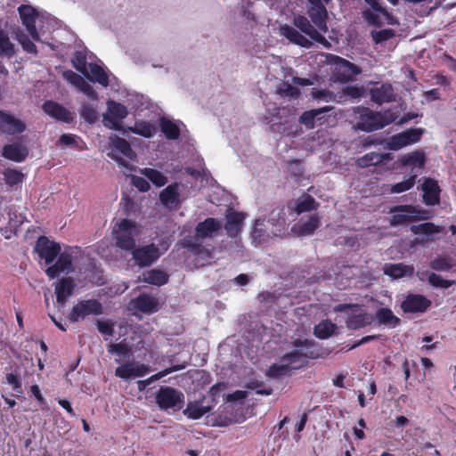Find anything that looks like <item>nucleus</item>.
<instances>
[{
  "label": "nucleus",
  "mask_w": 456,
  "mask_h": 456,
  "mask_svg": "<svg viewBox=\"0 0 456 456\" xmlns=\"http://www.w3.org/2000/svg\"><path fill=\"white\" fill-rule=\"evenodd\" d=\"M370 100L377 104H383L395 101L393 86L388 83L376 85L370 89Z\"/></svg>",
  "instance_id": "nucleus-22"
},
{
  "label": "nucleus",
  "mask_w": 456,
  "mask_h": 456,
  "mask_svg": "<svg viewBox=\"0 0 456 456\" xmlns=\"http://www.w3.org/2000/svg\"><path fill=\"white\" fill-rule=\"evenodd\" d=\"M387 146L391 151H397L408 145L403 133L401 132L391 136L387 142Z\"/></svg>",
  "instance_id": "nucleus-59"
},
{
  "label": "nucleus",
  "mask_w": 456,
  "mask_h": 456,
  "mask_svg": "<svg viewBox=\"0 0 456 456\" xmlns=\"http://www.w3.org/2000/svg\"><path fill=\"white\" fill-rule=\"evenodd\" d=\"M431 300L421 294H408L401 303L404 314H422L431 306Z\"/></svg>",
  "instance_id": "nucleus-13"
},
{
  "label": "nucleus",
  "mask_w": 456,
  "mask_h": 456,
  "mask_svg": "<svg viewBox=\"0 0 456 456\" xmlns=\"http://www.w3.org/2000/svg\"><path fill=\"white\" fill-rule=\"evenodd\" d=\"M4 182L9 186H14L20 183L23 180V174L13 168H7L4 172Z\"/></svg>",
  "instance_id": "nucleus-53"
},
{
  "label": "nucleus",
  "mask_w": 456,
  "mask_h": 456,
  "mask_svg": "<svg viewBox=\"0 0 456 456\" xmlns=\"http://www.w3.org/2000/svg\"><path fill=\"white\" fill-rule=\"evenodd\" d=\"M417 180V175H410L406 180L393 184L390 188L391 193H401L411 189Z\"/></svg>",
  "instance_id": "nucleus-52"
},
{
  "label": "nucleus",
  "mask_w": 456,
  "mask_h": 456,
  "mask_svg": "<svg viewBox=\"0 0 456 456\" xmlns=\"http://www.w3.org/2000/svg\"><path fill=\"white\" fill-rule=\"evenodd\" d=\"M72 66L83 75H87L86 57L82 52H76L71 60Z\"/></svg>",
  "instance_id": "nucleus-57"
},
{
  "label": "nucleus",
  "mask_w": 456,
  "mask_h": 456,
  "mask_svg": "<svg viewBox=\"0 0 456 456\" xmlns=\"http://www.w3.org/2000/svg\"><path fill=\"white\" fill-rule=\"evenodd\" d=\"M294 26L307 35L314 41L323 45H329L327 39L311 24L309 20L303 15H297L293 19Z\"/></svg>",
  "instance_id": "nucleus-19"
},
{
  "label": "nucleus",
  "mask_w": 456,
  "mask_h": 456,
  "mask_svg": "<svg viewBox=\"0 0 456 456\" xmlns=\"http://www.w3.org/2000/svg\"><path fill=\"white\" fill-rule=\"evenodd\" d=\"M371 9L362 12V18L369 24L375 27H381L385 23L388 25H398L399 21L385 7H382L380 2H367Z\"/></svg>",
  "instance_id": "nucleus-7"
},
{
  "label": "nucleus",
  "mask_w": 456,
  "mask_h": 456,
  "mask_svg": "<svg viewBox=\"0 0 456 456\" xmlns=\"http://www.w3.org/2000/svg\"><path fill=\"white\" fill-rule=\"evenodd\" d=\"M96 326L101 334L113 336L115 323L111 320H97Z\"/></svg>",
  "instance_id": "nucleus-61"
},
{
  "label": "nucleus",
  "mask_w": 456,
  "mask_h": 456,
  "mask_svg": "<svg viewBox=\"0 0 456 456\" xmlns=\"http://www.w3.org/2000/svg\"><path fill=\"white\" fill-rule=\"evenodd\" d=\"M400 162L403 166L423 168L426 163V157L423 151H414L401 157Z\"/></svg>",
  "instance_id": "nucleus-38"
},
{
  "label": "nucleus",
  "mask_w": 456,
  "mask_h": 456,
  "mask_svg": "<svg viewBox=\"0 0 456 456\" xmlns=\"http://www.w3.org/2000/svg\"><path fill=\"white\" fill-rule=\"evenodd\" d=\"M392 216L389 221L391 226H398L408 223L430 219L432 212L419 206L405 204L396 205L390 208Z\"/></svg>",
  "instance_id": "nucleus-4"
},
{
  "label": "nucleus",
  "mask_w": 456,
  "mask_h": 456,
  "mask_svg": "<svg viewBox=\"0 0 456 456\" xmlns=\"http://www.w3.org/2000/svg\"><path fill=\"white\" fill-rule=\"evenodd\" d=\"M423 128H409L403 133V137L406 141L407 145L414 144L421 139V135L423 134Z\"/></svg>",
  "instance_id": "nucleus-58"
},
{
  "label": "nucleus",
  "mask_w": 456,
  "mask_h": 456,
  "mask_svg": "<svg viewBox=\"0 0 456 456\" xmlns=\"http://www.w3.org/2000/svg\"><path fill=\"white\" fill-rule=\"evenodd\" d=\"M334 110L332 106H324L318 109L305 110L299 117V122L305 126L308 129H312L315 126V118L322 112H330Z\"/></svg>",
  "instance_id": "nucleus-36"
},
{
  "label": "nucleus",
  "mask_w": 456,
  "mask_h": 456,
  "mask_svg": "<svg viewBox=\"0 0 456 456\" xmlns=\"http://www.w3.org/2000/svg\"><path fill=\"white\" fill-rule=\"evenodd\" d=\"M411 231L416 235L423 234L430 236L435 233H442L444 232V227L436 225L434 223L426 222L417 225H412L411 227Z\"/></svg>",
  "instance_id": "nucleus-43"
},
{
  "label": "nucleus",
  "mask_w": 456,
  "mask_h": 456,
  "mask_svg": "<svg viewBox=\"0 0 456 456\" xmlns=\"http://www.w3.org/2000/svg\"><path fill=\"white\" fill-rule=\"evenodd\" d=\"M375 318L379 324L389 328H395L401 323L400 318L395 316L393 311L388 307H381L376 311Z\"/></svg>",
  "instance_id": "nucleus-35"
},
{
  "label": "nucleus",
  "mask_w": 456,
  "mask_h": 456,
  "mask_svg": "<svg viewBox=\"0 0 456 456\" xmlns=\"http://www.w3.org/2000/svg\"><path fill=\"white\" fill-rule=\"evenodd\" d=\"M373 318L368 313L353 314L346 320V327L349 330H357L371 324Z\"/></svg>",
  "instance_id": "nucleus-39"
},
{
  "label": "nucleus",
  "mask_w": 456,
  "mask_h": 456,
  "mask_svg": "<svg viewBox=\"0 0 456 456\" xmlns=\"http://www.w3.org/2000/svg\"><path fill=\"white\" fill-rule=\"evenodd\" d=\"M25 130L26 125L23 121L16 118L10 111L0 110V133L15 135Z\"/></svg>",
  "instance_id": "nucleus-15"
},
{
  "label": "nucleus",
  "mask_w": 456,
  "mask_h": 456,
  "mask_svg": "<svg viewBox=\"0 0 456 456\" xmlns=\"http://www.w3.org/2000/svg\"><path fill=\"white\" fill-rule=\"evenodd\" d=\"M155 403L161 411H179L184 403L182 391L168 386H161L155 395Z\"/></svg>",
  "instance_id": "nucleus-5"
},
{
  "label": "nucleus",
  "mask_w": 456,
  "mask_h": 456,
  "mask_svg": "<svg viewBox=\"0 0 456 456\" xmlns=\"http://www.w3.org/2000/svg\"><path fill=\"white\" fill-rule=\"evenodd\" d=\"M226 223L224 229L226 233L231 238H235L242 230L243 222L246 216L242 212L230 211L228 210L226 215Z\"/></svg>",
  "instance_id": "nucleus-25"
},
{
  "label": "nucleus",
  "mask_w": 456,
  "mask_h": 456,
  "mask_svg": "<svg viewBox=\"0 0 456 456\" xmlns=\"http://www.w3.org/2000/svg\"><path fill=\"white\" fill-rule=\"evenodd\" d=\"M423 191V202L427 206H436L440 203L441 189L437 183L433 178H425L421 185Z\"/></svg>",
  "instance_id": "nucleus-20"
},
{
  "label": "nucleus",
  "mask_w": 456,
  "mask_h": 456,
  "mask_svg": "<svg viewBox=\"0 0 456 456\" xmlns=\"http://www.w3.org/2000/svg\"><path fill=\"white\" fill-rule=\"evenodd\" d=\"M160 128L165 136L169 140H176L180 136V129L173 121L162 118Z\"/></svg>",
  "instance_id": "nucleus-46"
},
{
  "label": "nucleus",
  "mask_w": 456,
  "mask_h": 456,
  "mask_svg": "<svg viewBox=\"0 0 456 456\" xmlns=\"http://www.w3.org/2000/svg\"><path fill=\"white\" fill-rule=\"evenodd\" d=\"M61 250L60 243L49 240L45 235L39 236L36 241L35 251L41 259L45 260L46 265L53 263Z\"/></svg>",
  "instance_id": "nucleus-11"
},
{
  "label": "nucleus",
  "mask_w": 456,
  "mask_h": 456,
  "mask_svg": "<svg viewBox=\"0 0 456 456\" xmlns=\"http://www.w3.org/2000/svg\"><path fill=\"white\" fill-rule=\"evenodd\" d=\"M321 225V220L317 215H311L306 220L301 219L292 227V232L298 236L313 234Z\"/></svg>",
  "instance_id": "nucleus-27"
},
{
  "label": "nucleus",
  "mask_w": 456,
  "mask_h": 456,
  "mask_svg": "<svg viewBox=\"0 0 456 456\" xmlns=\"http://www.w3.org/2000/svg\"><path fill=\"white\" fill-rule=\"evenodd\" d=\"M298 369H300V366L289 367V364H286L285 362L282 364L273 363L266 370L265 375L271 379H280L289 375L291 370Z\"/></svg>",
  "instance_id": "nucleus-42"
},
{
  "label": "nucleus",
  "mask_w": 456,
  "mask_h": 456,
  "mask_svg": "<svg viewBox=\"0 0 456 456\" xmlns=\"http://www.w3.org/2000/svg\"><path fill=\"white\" fill-rule=\"evenodd\" d=\"M88 68L87 75H84L88 80L99 83L103 87L109 86V76L102 66L97 63H89Z\"/></svg>",
  "instance_id": "nucleus-34"
},
{
  "label": "nucleus",
  "mask_w": 456,
  "mask_h": 456,
  "mask_svg": "<svg viewBox=\"0 0 456 456\" xmlns=\"http://www.w3.org/2000/svg\"><path fill=\"white\" fill-rule=\"evenodd\" d=\"M343 94L352 99H357L362 95L363 89L356 86H347L344 88Z\"/></svg>",
  "instance_id": "nucleus-64"
},
{
  "label": "nucleus",
  "mask_w": 456,
  "mask_h": 456,
  "mask_svg": "<svg viewBox=\"0 0 456 456\" xmlns=\"http://www.w3.org/2000/svg\"><path fill=\"white\" fill-rule=\"evenodd\" d=\"M131 183L139 191L142 192H146L151 188L149 182L141 176L132 175Z\"/></svg>",
  "instance_id": "nucleus-63"
},
{
  "label": "nucleus",
  "mask_w": 456,
  "mask_h": 456,
  "mask_svg": "<svg viewBox=\"0 0 456 456\" xmlns=\"http://www.w3.org/2000/svg\"><path fill=\"white\" fill-rule=\"evenodd\" d=\"M168 246L163 248V251L155 243L134 247L130 252L135 265L140 268L150 267L156 263L162 256L163 252L167 250Z\"/></svg>",
  "instance_id": "nucleus-6"
},
{
  "label": "nucleus",
  "mask_w": 456,
  "mask_h": 456,
  "mask_svg": "<svg viewBox=\"0 0 456 456\" xmlns=\"http://www.w3.org/2000/svg\"><path fill=\"white\" fill-rule=\"evenodd\" d=\"M103 313L102 303L94 298L79 300L73 305L68 315L70 322L75 323L85 319L88 315H100Z\"/></svg>",
  "instance_id": "nucleus-10"
},
{
  "label": "nucleus",
  "mask_w": 456,
  "mask_h": 456,
  "mask_svg": "<svg viewBox=\"0 0 456 456\" xmlns=\"http://www.w3.org/2000/svg\"><path fill=\"white\" fill-rule=\"evenodd\" d=\"M42 109L47 115L60 122L69 124L73 122L75 118L74 113L53 101H45L43 103Z\"/></svg>",
  "instance_id": "nucleus-18"
},
{
  "label": "nucleus",
  "mask_w": 456,
  "mask_h": 456,
  "mask_svg": "<svg viewBox=\"0 0 456 456\" xmlns=\"http://www.w3.org/2000/svg\"><path fill=\"white\" fill-rule=\"evenodd\" d=\"M292 345L295 348L281 357V362L289 364V367L300 366L301 368L307 364L309 359L324 358L330 354L328 349L318 346L313 339L297 338L293 340Z\"/></svg>",
  "instance_id": "nucleus-1"
},
{
  "label": "nucleus",
  "mask_w": 456,
  "mask_h": 456,
  "mask_svg": "<svg viewBox=\"0 0 456 456\" xmlns=\"http://www.w3.org/2000/svg\"><path fill=\"white\" fill-rule=\"evenodd\" d=\"M18 10L22 24L26 27L31 38L36 42H41L40 36L36 28V20L38 16L37 11L30 5H21Z\"/></svg>",
  "instance_id": "nucleus-16"
},
{
  "label": "nucleus",
  "mask_w": 456,
  "mask_h": 456,
  "mask_svg": "<svg viewBox=\"0 0 456 456\" xmlns=\"http://www.w3.org/2000/svg\"><path fill=\"white\" fill-rule=\"evenodd\" d=\"M65 79L74 85L80 92L86 94L90 100L97 101L98 94L80 75L72 70L64 72Z\"/></svg>",
  "instance_id": "nucleus-23"
},
{
  "label": "nucleus",
  "mask_w": 456,
  "mask_h": 456,
  "mask_svg": "<svg viewBox=\"0 0 456 456\" xmlns=\"http://www.w3.org/2000/svg\"><path fill=\"white\" fill-rule=\"evenodd\" d=\"M14 54L13 44L11 43L7 33L0 28V55L11 58Z\"/></svg>",
  "instance_id": "nucleus-48"
},
{
  "label": "nucleus",
  "mask_w": 456,
  "mask_h": 456,
  "mask_svg": "<svg viewBox=\"0 0 456 456\" xmlns=\"http://www.w3.org/2000/svg\"><path fill=\"white\" fill-rule=\"evenodd\" d=\"M140 280L148 284L160 287L168 282L169 275L161 269L154 268L144 272Z\"/></svg>",
  "instance_id": "nucleus-33"
},
{
  "label": "nucleus",
  "mask_w": 456,
  "mask_h": 456,
  "mask_svg": "<svg viewBox=\"0 0 456 456\" xmlns=\"http://www.w3.org/2000/svg\"><path fill=\"white\" fill-rule=\"evenodd\" d=\"M110 354H117L118 355L126 356L131 353L130 346L124 341L119 343H112L108 346Z\"/></svg>",
  "instance_id": "nucleus-60"
},
{
  "label": "nucleus",
  "mask_w": 456,
  "mask_h": 456,
  "mask_svg": "<svg viewBox=\"0 0 456 456\" xmlns=\"http://www.w3.org/2000/svg\"><path fill=\"white\" fill-rule=\"evenodd\" d=\"M269 222L277 227H284L287 223V215L284 207L273 208L269 215Z\"/></svg>",
  "instance_id": "nucleus-49"
},
{
  "label": "nucleus",
  "mask_w": 456,
  "mask_h": 456,
  "mask_svg": "<svg viewBox=\"0 0 456 456\" xmlns=\"http://www.w3.org/2000/svg\"><path fill=\"white\" fill-rule=\"evenodd\" d=\"M371 38L375 44H382L395 36V30L391 28H384L380 30H372L370 32Z\"/></svg>",
  "instance_id": "nucleus-54"
},
{
  "label": "nucleus",
  "mask_w": 456,
  "mask_h": 456,
  "mask_svg": "<svg viewBox=\"0 0 456 456\" xmlns=\"http://www.w3.org/2000/svg\"><path fill=\"white\" fill-rule=\"evenodd\" d=\"M18 41L21 45L23 50L28 53L37 54V49L36 45L30 40L29 37L25 34L18 36Z\"/></svg>",
  "instance_id": "nucleus-62"
},
{
  "label": "nucleus",
  "mask_w": 456,
  "mask_h": 456,
  "mask_svg": "<svg viewBox=\"0 0 456 456\" xmlns=\"http://www.w3.org/2000/svg\"><path fill=\"white\" fill-rule=\"evenodd\" d=\"M211 411L210 406H204L201 401L189 402L183 413L191 419H199Z\"/></svg>",
  "instance_id": "nucleus-37"
},
{
  "label": "nucleus",
  "mask_w": 456,
  "mask_h": 456,
  "mask_svg": "<svg viewBox=\"0 0 456 456\" xmlns=\"http://www.w3.org/2000/svg\"><path fill=\"white\" fill-rule=\"evenodd\" d=\"M330 61L333 66L332 77L335 81L348 82L361 73V69L357 65L342 57L330 55Z\"/></svg>",
  "instance_id": "nucleus-8"
},
{
  "label": "nucleus",
  "mask_w": 456,
  "mask_h": 456,
  "mask_svg": "<svg viewBox=\"0 0 456 456\" xmlns=\"http://www.w3.org/2000/svg\"><path fill=\"white\" fill-rule=\"evenodd\" d=\"M320 204L310 194L305 193L299 197L295 202L294 206L289 204L288 208L294 211L296 214L300 215L305 212L316 210Z\"/></svg>",
  "instance_id": "nucleus-31"
},
{
  "label": "nucleus",
  "mask_w": 456,
  "mask_h": 456,
  "mask_svg": "<svg viewBox=\"0 0 456 456\" xmlns=\"http://www.w3.org/2000/svg\"><path fill=\"white\" fill-rule=\"evenodd\" d=\"M151 371V367L144 363L135 361H128L115 370V375L122 379H129L132 378L143 377Z\"/></svg>",
  "instance_id": "nucleus-14"
},
{
  "label": "nucleus",
  "mask_w": 456,
  "mask_h": 456,
  "mask_svg": "<svg viewBox=\"0 0 456 456\" xmlns=\"http://www.w3.org/2000/svg\"><path fill=\"white\" fill-rule=\"evenodd\" d=\"M383 270L385 274L393 279H400L405 276L411 277L414 274V266L403 263L386 264Z\"/></svg>",
  "instance_id": "nucleus-30"
},
{
  "label": "nucleus",
  "mask_w": 456,
  "mask_h": 456,
  "mask_svg": "<svg viewBox=\"0 0 456 456\" xmlns=\"http://www.w3.org/2000/svg\"><path fill=\"white\" fill-rule=\"evenodd\" d=\"M140 173L145 175L157 187H162L167 183V177L157 169L144 167L140 169Z\"/></svg>",
  "instance_id": "nucleus-44"
},
{
  "label": "nucleus",
  "mask_w": 456,
  "mask_h": 456,
  "mask_svg": "<svg viewBox=\"0 0 456 456\" xmlns=\"http://www.w3.org/2000/svg\"><path fill=\"white\" fill-rule=\"evenodd\" d=\"M308 15L313 24L322 32L328 31V12L323 2H309Z\"/></svg>",
  "instance_id": "nucleus-17"
},
{
  "label": "nucleus",
  "mask_w": 456,
  "mask_h": 456,
  "mask_svg": "<svg viewBox=\"0 0 456 456\" xmlns=\"http://www.w3.org/2000/svg\"><path fill=\"white\" fill-rule=\"evenodd\" d=\"M337 325L330 320H323L314 328V335L320 339H327L335 334Z\"/></svg>",
  "instance_id": "nucleus-40"
},
{
  "label": "nucleus",
  "mask_w": 456,
  "mask_h": 456,
  "mask_svg": "<svg viewBox=\"0 0 456 456\" xmlns=\"http://www.w3.org/2000/svg\"><path fill=\"white\" fill-rule=\"evenodd\" d=\"M77 284L72 277L61 278L56 283L54 292L56 301L61 305H65L69 297L74 293Z\"/></svg>",
  "instance_id": "nucleus-21"
},
{
  "label": "nucleus",
  "mask_w": 456,
  "mask_h": 456,
  "mask_svg": "<svg viewBox=\"0 0 456 456\" xmlns=\"http://www.w3.org/2000/svg\"><path fill=\"white\" fill-rule=\"evenodd\" d=\"M81 118L88 124H94L98 119L97 110L90 104L84 103L80 110Z\"/></svg>",
  "instance_id": "nucleus-55"
},
{
  "label": "nucleus",
  "mask_w": 456,
  "mask_h": 456,
  "mask_svg": "<svg viewBox=\"0 0 456 456\" xmlns=\"http://www.w3.org/2000/svg\"><path fill=\"white\" fill-rule=\"evenodd\" d=\"M354 112L356 118L354 128L366 133L381 129L395 121L392 114L377 112L368 107H356Z\"/></svg>",
  "instance_id": "nucleus-2"
},
{
  "label": "nucleus",
  "mask_w": 456,
  "mask_h": 456,
  "mask_svg": "<svg viewBox=\"0 0 456 456\" xmlns=\"http://www.w3.org/2000/svg\"><path fill=\"white\" fill-rule=\"evenodd\" d=\"M108 113L103 116L104 125L114 130H121V120L128 114L127 108L122 103L110 100L107 102Z\"/></svg>",
  "instance_id": "nucleus-12"
},
{
  "label": "nucleus",
  "mask_w": 456,
  "mask_h": 456,
  "mask_svg": "<svg viewBox=\"0 0 456 456\" xmlns=\"http://www.w3.org/2000/svg\"><path fill=\"white\" fill-rule=\"evenodd\" d=\"M222 228V223L214 218L208 217L204 221L200 222L195 228L196 239L210 238L213 234Z\"/></svg>",
  "instance_id": "nucleus-26"
},
{
  "label": "nucleus",
  "mask_w": 456,
  "mask_h": 456,
  "mask_svg": "<svg viewBox=\"0 0 456 456\" xmlns=\"http://www.w3.org/2000/svg\"><path fill=\"white\" fill-rule=\"evenodd\" d=\"M112 145L116 151L122 153L125 157L130 159H134L135 158L134 151H133L128 141H126V139L116 136L112 140Z\"/></svg>",
  "instance_id": "nucleus-45"
},
{
  "label": "nucleus",
  "mask_w": 456,
  "mask_h": 456,
  "mask_svg": "<svg viewBox=\"0 0 456 456\" xmlns=\"http://www.w3.org/2000/svg\"><path fill=\"white\" fill-rule=\"evenodd\" d=\"M131 132L135 134L151 138L155 134V127L149 122L146 121H137L134 127L129 128Z\"/></svg>",
  "instance_id": "nucleus-47"
},
{
  "label": "nucleus",
  "mask_w": 456,
  "mask_h": 456,
  "mask_svg": "<svg viewBox=\"0 0 456 456\" xmlns=\"http://www.w3.org/2000/svg\"><path fill=\"white\" fill-rule=\"evenodd\" d=\"M429 265L436 271H450L454 265L452 257L447 256H439L433 259Z\"/></svg>",
  "instance_id": "nucleus-51"
},
{
  "label": "nucleus",
  "mask_w": 456,
  "mask_h": 456,
  "mask_svg": "<svg viewBox=\"0 0 456 456\" xmlns=\"http://www.w3.org/2000/svg\"><path fill=\"white\" fill-rule=\"evenodd\" d=\"M28 155V150L26 146L14 142L5 144L3 147L2 156L14 162H22Z\"/></svg>",
  "instance_id": "nucleus-28"
},
{
  "label": "nucleus",
  "mask_w": 456,
  "mask_h": 456,
  "mask_svg": "<svg viewBox=\"0 0 456 456\" xmlns=\"http://www.w3.org/2000/svg\"><path fill=\"white\" fill-rule=\"evenodd\" d=\"M112 235L116 247L130 252L134 249L136 238L140 235V229L135 221L123 218L113 226Z\"/></svg>",
  "instance_id": "nucleus-3"
},
{
  "label": "nucleus",
  "mask_w": 456,
  "mask_h": 456,
  "mask_svg": "<svg viewBox=\"0 0 456 456\" xmlns=\"http://www.w3.org/2000/svg\"><path fill=\"white\" fill-rule=\"evenodd\" d=\"M281 35L289 39L291 43L305 48H310L312 43L305 36L300 34L295 28L289 25H282L280 28Z\"/></svg>",
  "instance_id": "nucleus-32"
},
{
  "label": "nucleus",
  "mask_w": 456,
  "mask_h": 456,
  "mask_svg": "<svg viewBox=\"0 0 456 456\" xmlns=\"http://www.w3.org/2000/svg\"><path fill=\"white\" fill-rule=\"evenodd\" d=\"M73 254L74 248L72 247H65L62 251H60V254L56 257L55 263L49 265V266L46 268V275L50 279H55L61 273L69 274V273L74 272Z\"/></svg>",
  "instance_id": "nucleus-9"
},
{
  "label": "nucleus",
  "mask_w": 456,
  "mask_h": 456,
  "mask_svg": "<svg viewBox=\"0 0 456 456\" xmlns=\"http://www.w3.org/2000/svg\"><path fill=\"white\" fill-rule=\"evenodd\" d=\"M133 306L144 314L155 313L159 310L158 300L148 294L142 293L132 300Z\"/></svg>",
  "instance_id": "nucleus-29"
},
{
  "label": "nucleus",
  "mask_w": 456,
  "mask_h": 456,
  "mask_svg": "<svg viewBox=\"0 0 456 456\" xmlns=\"http://www.w3.org/2000/svg\"><path fill=\"white\" fill-rule=\"evenodd\" d=\"M428 282L436 288L448 289L456 283L453 280H444L439 274L431 273L428 275Z\"/></svg>",
  "instance_id": "nucleus-56"
},
{
  "label": "nucleus",
  "mask_w": 456,
  "mask_h": 456,
  "mask_svg": "<svg viewBox=\"0 0 456 456\" xmlns=\"http://www.w3.org/2000/svg\"><path fill=\"white\" fill-rule=\"evenodd\" d=\"M390 159L389 154L369 152L359 158L356 161L360 167H368L383 163L385 160Z\"/></svg>",
  "instance_id": "nucleus-41"
},
{
  "label": "nucleus",
  "mask_w": 456,
  "mask_h": 456,
  "mask_svg": "<svg viewBox=\"0 0 456 456\" xmlns=\"http://www.w3.org/2000/svg\"><path fill=\"white\" fill-rule=\"evenodd\" d=\"M159 200L167 208L177 209L181 206L179 183H173L167 185L159 194Z\"/></svg>",
  "instance_id": "nucleus-24"
},
{
  "label": "nucleus",
  "mask_w": 456,
  "mask_h": 456,
  "mask_svg": "<svg viewBox=\"0 0 456 456\" xmlns=\"http://www.w3.org/2000/svg\"><path fill=\"white\" fill-rule=\"evenodd\" d=\"M180 368L178 366H172L170 368H167V369L151 376L150 378H148L144 380H139L137 383L139 390L140 391L144 390L146 388V387H148L151 383L162 379L163 377L167 376V374H169L173 371L178 370Z\"/></svg>",
  "instance_id": "nucleus-50"
}]
</instances>
